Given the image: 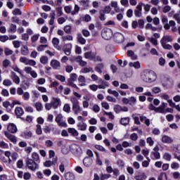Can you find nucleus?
Wrapping results in <instances>:
<instances>
[{
	"mask_svg": "<svg viewBox=\"0 0 180 180\" xmlns=\"http://www.w3.org/2000/svg\"><path fill=\"white\" fill-rule=\"evenodd\" d=\"M141 77L144 82H154L157 79L155 72L149 70H144Z\"/></svg>",
	"mask_w": 180,
	"mask_h": 180,
	"instance_id": "1",
	"label": "nucleus"
},
{
	"mask_svg": "<svg viewBox=\"0 0 180 180\" xmlns=\"http://www.w3.org/2000/svg\"><path fill=\"white\" fill-rule=\"evenodd\" d=\"M58 106H61V100L58 98H52L51 103H46L45 104V109L46 110H51L53 109H58Z\"/></svg>",
	"mask_w": 180,
	"mask_h": 180,
	"instance_id": "2",
	"label": "nucleus"
},
{
	"mask_svg": "<svg viewBox=\"0 0 180 180\" xmlns=\"http://www.w3.org/2000/svg\"><path fill=\"white\" fill-rule=\"evenodd\" d=\"M25 162L28 169H30V171H33V172H34L36 169H39V164L33 160V159L27 158Z\"/></svg>",
	"mask_w": 180,
	"mask_h": 180,
	"instance_id": "3",
	"label": "nucleus"
},
{
	"mask_svg": "<svg viewBox=\"0 0 180 180\" xmlns=\"http://www.w3.org/2000/svg\"><path fill=\"white\" fill-rule=\"evenodd\" d=\"M70 102L72 104V110L75 112V115H78L81 112V107L79 106V101L77 98L73 97L70 98Z\"/></svg>",
	"mask_w": 180,
	"mask_h": 180,
	"instance_id": "4",
	"label": "nucleus"
},
{
	"mask_svg": "<svg viewBox=\"0 0 180 180\" xmlns=\"http://www.w3.org/2000/svg\"><path fill=\"white\" fill-rule=\"evenodd\" d=\"M78 78V76L76 73H72L70 75V77L68 79V85L69 86H72V88H75V89H79L78 86H77V84H74L75 81H77V79Z\"/></svg>",
	"mask_w": 180,
	"mask_h": 180,
	"instance_id": "5",
	"label": "nucleus"
},
{
	"mask_svg": "<svg viewBox=\"0 0 180 180\" xmlns=\"http://www.w3.org/2000/svg\"><path fill=\"white\" fill-rule=\"evenodd\" d=\"M101 36L104 40H110L113 36V32H112L111 29L105 28L102 30Z\"/></svg>",
	"mask_w": 180,
	"mask_h": 180,
	"instance_id": "6",
	"label": "nucleus"
},
{
	"mask_svg": "<svg viewBox=\"0 0 180 180\" xmlns=\"http://www.w3.org/2000/svg\"><path fill=\"white\" fill-rule=\"evenodd\" d=\"M113 38L116 43H123L124 41V36L120 32L115 33Z\"/></svg>",
	"mask_w": 180,
	"mask_h": 180,
	"instance_id": "7",
	"label": "nucleus"
},
{
	"mask_svg": "<svg viewBox=\"0 0 180 180\" xmlns=\"http://www.w3.org/2000/svg\"><path fill=\"white\" fill-rule=\"evenodd\" d=\"M142 11H143V3L140 2L139 3L136 9L134 11L136 18H141Z\"/></svg>",
	"mask_w": 180,
	"mask_h": 180,
	"instance_id": "8",
	"label": "nucleus"
},
{
	"mask_svg": "<svg viewBox=\"0 0 180 180\" xmlns=\"http://www.w3.org/2000/svg\"><path fill=\"white\" fill-rule=\"evenodd\" d=\"M4 136L13 144H16V143H18V138H16L15 135L9 133L8 131H4Z\"/></svg>",
	"mask_w": 180,
	"mask_h": 180,
	"instance_id": "9",
	"label": "nucleus"
},
{
	"mask_svg": "<svg viewBox=\"0 0 180 180\" xmlns=\"http://www.w3.org/2000/svg\"><path fill=\"white\" fill-rule=\"evenodd\" d=\"M84 58L91 60V61H95L96 60V53H93L92 51L84 53Z\"/></svg>",
	"mask_w": 180,
	"mask_h": 180,
	"instance_id": "10",
	"label": "nucleus"
},
{
	"mask_svg": "<svg viewBox=\"0 0 180 180\" xmlns=\"http://www.w3.org/2000/svg\"><path fill=\"white\" fill-rule=\"evenodd\" d=\"M7 130L8 133H11L12 134H15V133L18 132V127L16 124L13 123H10L8 124Z\"/></svg>",
	"mask_w": 180,
	"mask_h": 180,
	"instance_id": "11",
	"label": "nucleus"
},
{
	"mask_svg": "<svg viewBox=\"0 0 180 180\" xmlns=\"http://www.w3.org/2000/svg\"><path fill=\"white\" fill-rule=\"evenodd\" d=\"M51 67L53 70H60L61 68V63H60V61L53 59L51 61Z\"/></svg>",
	"mask_w": 180,
	"mask_h": 180,
	"instance_id": "12",
	"label": "nucleus"
},
{
	"mask_svg": "<svg viewBox=\"0 0 180 180\" xmlns=\"http://www.w3.org/2000/svg\"><path fill=\"white\" fill-rule=\"evenodd\" d=\"M11 78L14 84H16L17 85H19L20 84V78L19 77V76L16 75V73L15 72H11Z\"/></svg>",
	"mask_w": 180,
	"mask_h": 180,
	"instance_id": "13",
	"label": "nucleus"
},
{
	"mask_svg": "<svg viewBox=\"0 0 180 180\" xmlns=\"http://www.w3.org/2000/svg\"><path fill=\"white\" fill-rule=\"evenodd\" d=\"M162 142L165 144H171L174 143V139L167 135H164L162 137Z\"/></svg>",
	"mask_w": 180,
	"mask_h": 180,
	"instance_id": "14",
	"label": "nucleus"
},
{
	"mask_svg": "<svg viewBox=\"0 0 180 180\" xmlns=\"http://www.w3.org/2000/svg\"><path fill=\"white\" fill-rule=\"evenodd\" d=\"M174 39H172V36L164 35L160 40V43L167 44V43H169V42L172 41Z\"/></svg>",
	"mask_w": 180,
	"mask_h": 180,
	"instance_id": "15",
	"label": "nucleus"
},
{
	"mask_svg": "<svg viewBox=\"0 0 180 180\" xmlns=\"http://www.w3.org/2000/svg\"><path fill=\"white\" fill-rule=\"evenodd\" d=\"M93 162H94V160H92V159L89 157H86L83 160V164H84V167H89L92 165Z\"/></svg>",
	"mask_w": 180,
	"mask_h": 180,
	"instance_id": "16",
	"label": "nucleus"
},
{
	"mask_svg": "<svg viewBox=\"0 0 180 180\" xmlns=\"http://www.w3.org/2000/svg\"><path fill=\"white\" fill-rule=\"evenodd\" d=\"M78 82L79 86H85V85H86V80L85 79V77H84L83 75H79L78 77Z\"/></svg>",
	"mask_w": 180,
	"mask_h": 180,
	"instance_id": "17",
	"label": "nucleus"
},
{
	"mask_svg": "<svg viewBox=\"0 0 180 180\" xmlns=\"http://www.w3.org/2000/svg\"><path fill=\"white\" fill-rule=\"evenodd\" d=\"M15 113L17 117L19 118L21 116H23V113H25V112L23 111V108L21 107H17L15 110Z\"/></svg>",
	"mask_w": 180,
	"mask_h": 180,
	"instance_id": "18",
	"label": "nucleus"
},
{
	"mask_svg": "<svg viewBox=\"0 0 180 180\" xmlns=\"http://www.w3.org/2000/svg\"><path fill=\"white\" fill-rule=\"evenodd\" d=\"M86 127H88V126L84 122H79L77 124L78 130H80L81 131H85V130H86Z\"/></svg>",
	"mask_w": 180,
	"mask_h": 180,
	"instance_id": "19",
	"label": "nucleus"
},
{
	"mask_svg": "<svg viewBox=\"0 0 180 180\" xmlns=\"http://www.w3.org/2000/svg\"><path fill=\"white\" fill-rule=\"evenodd\" d=\"M134 179L145 180V179H147V175H146V173H144V172L139 173V174H137L134 176Z\"/></svg>",
	"mask_w": 180,
	"mask_h": 180,
	"instance_id": "20",
	"label": "nucleus"
},
{
	"mask_svg": "<svg viewBox=\"0 0 180 180\" xmlns=\"http://www.w3.org/2000/svg\"><path fill=\"white\" fill-rule=\"evenodd\" d=\"M150 158L151 160H160L161 158V154L160 152H151Z\"/></svg>",
	"mask_w": 180,
	"mask_h": 180,
	"instance_id": "21",
	"label": "nucleus"
},
{
	"mask_svg": "<svg viewBox=\"0 0 180 180\" xmlns=\"http://www.w3.org/2000/svg\"><path fill=\"white\" fill-rule=\"evenodd\" d=\"M103 68H105V65H103V63H98L96 67H95L94 70L96 72H98V74H102Z\"/></svg>",
	"mask_w": 180,
	"mask_h": 180,
	"instance_id": "22",
	"label": "nucleus"
},
{
	"mask_svg": "<svg viewBox=\"0 0 180 180\" xmlns=\"http://www.w3.org/2000/svg\"><path fill=\"white\" fill-rule=\"evenodd\" d=\"M140 121L142 123H145V124L148 127L150 126V119L147 118V117L144 115H141L140 116Z\"/></svg>",
	"mask_w": 180,
	"mask_h": 180,
	"instance_id": "23",
	"label": "nucleus"
},
{
	"mask_svg": "<svg viewBox=\"0 0 180 180\" xmlns=\"http://www.w3.org/2000/svg\"><path fill=\"white\" fill-rule=\"evenodd\" d=\"M56 164H57V160H55L53 161L46 160V161L44 162V165L46 168H50V167H51V165H56Z\"/></svg>",
	"mask_w": 180,
	"mask_h": 180,
	"instance_id": "24",
	"label": "nucleus"
},
{
	"mask_svg": "<svg viewBox=\"0 0 180 180\" xmlns=\"http://www.w3.org/2000/svg\"><path fill=\"white\" fill-rule=\"evenodd\" d=\"M32 136L33 133L30 131H25L21 134V137H24V139H30Z\"/></svg>",
	"mask_w": 180,
	"mask_h": 180,
	"instance_id": "25",
	"label": "nucleus"
},
{
	"mask_svg": "<svg viewBox=\"0 0 180 180\" xmlns=\"http://www.w3.org/2000/svg\"><path fill=\"white\" fill-rule=\"evenodd\" d=\"M65 180H75V176L72 172H67L65 174Z\"/></svg>",
	"mask_w": 180,
	"mask_h": 180,
	"instance_id": "26",
	"label": "nucleus"
},
{
	"mask_svg": "<svg viewBox=\"0 0 180 180\" xmlns=\"http://www.w3.org/2000/svg\"><path fill=\"white\" fill-rule=\"evenodd\" d=\"M20 86L22 88V89H29V87L30 86V82H29L27 80H24L21 83Z\"/></svg>",
	"mask_w": 180,
	"mask_h": 180,
	"instance_id": "27",
	"label": "nucleus"
},
{
	"mask_svg": "<svg viewBox=\"0 0 180 180\" xmlns=\"http://www.w3.org/2000/svg\"><path fill=\"white\" fill-rule=\"evenodd\" d=\"M77 41L80 44H85L86 43V39H85L84 38L82 37V34H77Z\"/></svg>",
	"mask_w": 180,
	"mask_h": 180,
	"instance_id": "28",
	"label": "nucleus"
},
{
	"mask_svg": "<svg viewBox=\"0 0 180 180\" xmlns=\"http://www.w3.org/2000/svg\"><path fill=\"white\" fill-rule=\"evenodd\" d=\"M130 123V118L129 117H124L120 120V124L122 126H127Z\"/></svg>",
	"mask_w": 180,
	"mask_h": 180,
	"instance_id": "29",
	"label": "nucleus"
},
{
	"mask_svg": "<svg viewBox=\"0 0 180 180\" xmlns=\"http://www.w3.org/2000/svg\"><path fill=\"white\" fill-rule=\"evenodd\" d=\"M71 44L66 45V47L64 48L63 51L66 56H70L71 54Z\"/></svg>",
	"mask_w": 180,
	"mask_h": 180,
	"instance_id": "30",
	"label": "nucleus"
},
{
	"mask_svg": "<svg viewBox=\"0 0 180 180\" xmlns=\"http://www.w3.org/2000/svg\"><path fill=\"white\" fill-rule=\"evenodd\" d=\"M20 51L22 56H27L29 54V48H27V46H23Z\"/></svg>",
	"mask_w": 180,
	"mask_h": 180,
	"instance_id": "31",
	"label": "nucleus"
},
{
	"mask_svg": "<svg viewBox=\"0 0 180 180\" xmlns=\"http://www.w3.org/2000/svg\"><path fill=\"white\" fill-rule=\"evenodd\" d=\"M32 158L33 161H35V162H40V157L37 154V153L34 152L32 154Z\"/></svg>",
	"mask_w": 180,
	"mask_h": 180,
	"instance_id": "32",
	"label": "nucleus"
},
{
	"mask_svg": "<svg viewBox=\"0 0 180 180\" xmlns=\"http://www.w3.org/2000/svg\"><path fill=\"white\" fill-rule=\"evenodd\" d=\"M127 56H128V57H131V58L132 60H136V59H137V56H136V55L134 54V51H131V50L127 51Z\"/></svg>",
	"mask_w": 180,
	"mask_h": 180,
	"instance_id": "33",
	"label": "nucleus"
},
{
	"mask_svg": "<svg viewBox=\"0 0 180 180\" xmlns=\"http://www.w3.org/2000/svg\"><path fill=\"white\" fill-rule=\"evenodd\" d=\"M94 148H96V150H98V151H101V153H108V150H106L105 147L101 145H98V144L95 145Z\"/></svg>",
	"mask_w": 180,
	"mask_h": 180,
	"instance_id": "34",
	"label": "nucleus"
},
{
	"mask_svg": "<svg viewBox=\"0 0 180 180\" xmlns=\"http://www.w3.org/2000/svg\"><path fill=\"white\" fill-rule=\"evenodd\" d=\"M68 133L72 134V136H78V134H79V133H78V131H77V129H75L74 128H69L68 129Z\"/></svg>",
	"mask_w": 180,
	"mask_h": 180,
	"instance_id": "35",
	"label": "nucleus"
},
{
	"mask_svg": "<svg viewBox=\"0 0 180 180\" xmlns=\"http://www.w3.org/2000/svg\"><path fill=\"white\" fill-rule=\"evenodd\" d=\"M129 67H134L136 70L140 69V67H141L140 62H139V61H136L134 63L131 62V63H129Z\"/></svg>",
	"mask_w": 180,
	"mask_h": 180,
	"instance_id": "36",
	"label": "nucleus"
},
{
	"mask_svg": "<svg viewBox=\"0 0 180 180\" xmlns=\"http://www.w3.org/2000/svg\"><path fill=\"white\" fill-rule=\"evenodd\" d=\"M82 72L83 74H88V72H94V71L92 68H83L82 69Z\"/></svg>",
	"mask_w": 180,
	"mask_h": 180,
	"instance_id": "37",
	"label": "nucleus"
},
{
	"mask_svg": "<svg viewBox=\"0 0 180 180\" xmlns=\"http://www.w3.org/2000/svg\"><path fill=\"white\" fill-rule=\"evenodd\" d=\"M8 33H16V25L11 24L10 28L8 30Z\"/></svg>",
	"mask_w": 180,
	"mask_h": 180,
	"instance_id": "38",
	"label": "nucleus"
},
{
	"mask_svg": "<svg viewBox=\"0 0 180 180\" xmlns=\"http://www.w3.org/2000/svg\"><path fill=\"white\" fill-rule=\"evenodd\" d=\"M56 20V13H51V19L49 21V25L51 26H53V25H54V20Z\"/></svg>",
	"mask_w": 180,
	"mask_h": 180,
	"instance_id": "39",
	"label": "nucleus"
},
{
	"mask_svg": "<svg viewBox=\"0 0 180 180\" xmlns=\"http://www.w3.org/2000/svg\"><path fill=\"white\" fill-rule=\"evenodd\" d=\"M32 99H37L39 96H40V93H39V91L36 90L32 91Z\"/></svg>",
	"mask_w": 180,
	"mask_h": 180,
	"instance_id": "40",
	"label": "nucleus"
},
{
	"mask_svg": "<svg viewBox=\"0 0 180 180\" xmlns=\"http://www.w3.org/2000/svg\"><path fill=\"white\" fill-rule=\"evenodd\" d=\"M40 63L41 64L46 65L47 63H49V58L47 56H41L40 58Z\"/></svg>",
	"mask_w": 180,
	"mask_h": 180,
	"instance_id": "41",
	"label": "nucleus"
},
{
	"mask_svg": "<svg viewBox=\"0 0 180 180\" xmlns=\"http://www.w3.org/2000/svg\"><path fill=\"white\" fill-rule=\"evenodd\" d=\"M79 12V7L78 6V5L75 4L74 11L71 12V15L74 16L75 15H77V13H78Z\"/></svg>",
	"mask_w": 180,
	"mask_h": 180,
	"instance_id": "42",
	"label": "nucleus"
},
{
	"mask_svg": "<svg viewBox=\"0 0 180 180\" xmlns=\"http://www.w3.org/2000/svg\"><path fill=\"white\" fill-rule=\"evenodd\" d=\"M172 158V156L171 155V154L168 153H165L163 155V159L165 160L166 161H171Z\"/></svg>",
	"mask_w": 180,
	"mask_h": 180,
	"instance_id": "43",
	"label": "nucleus"
},
{
	"mask_svg": "<svg viewBox=\"0 0 180 180\" xmlns=\"http://www.w3.org/2000/svg\"><path fill=\"white\" fill-rule=\"evenodd\" d=\"M72 27L70 25H66L64 27L63 30L65 33H67L68 34H70L71 33Z\"/></svg>",
	"mask_w": 180,
	"mask_h": 180,
	"instance_id": "44",
	"label": "nucleus"
},
{
	"mask_svg": "<svg viewBox=\"0 0 180 180\" xmlns=\"http://www.w3.org/2000/svg\"><path fill=\"white\" fill-rule=\"evenodd\" d=\"M146 159H148V161L144 160L143 162H142V167H143V168H147V167L150 165V158L146 157Z\"/></svg>",
	"mask_w": 180,
	"mask_h": 180,
	"instance_id": "45",
	"label": "nucleus"
},
{
	"mask_svg": "<svg viewBox=\"0 0 180 180\" xmlns=\"http://www.w3.org/2000/svg\"><path fill=\"white\" fill-rule=\"evenodd\" d=\"M46 47H49V45L45 44V45H39L37 48V51H44V50L46 49Z\"/></svg>",
	"mask_w": 180,
	"mask_h": 180,
	"instance_id": "46",
	"label": "nucleus"
},
{
	"mask_svg": "<svg viewBox=\"0 0 180 180\" xmlns=\"http://www.w3.org/2000/svg\"><path fill=\"white\" fill-rule=\"evenodd\" d=\"M108 93L110 94V95H113L114 96H115V98H117V96H119V93L116 91H112L110 89H108Z\"/></svg>",
	"mask_w": 180,
	"mask_h": 180,
	"instance_id": "47",
	"label": "nucleus"
},
{
	"mask_svg": "<svg viewBox=\"0 0 180 180\" xmlns=\"http://www.w3.org/2000/svg\"><path fill=\"white\" fill-rule=\"evenodd\" d=\"M36 134H38L39 136H40L41 134H43V131H41V124H37Z\"/></svg>",
	"mask_w": 180,
	"mask_h": 180,
	"instance_id": "48",
	"label": "nucleus"
},
{
	"mask_svg": "<svg viewBox=\"0 0 180 180\" xmlns=\"http://www.w3.org/2000/svg\"><path fill=\"white\" fill-rule=\"evenodd\" d=\"M146 143L149 144L150 147H153L154 146V140L150 136L146 139Z\"/></svg>",
	"mask_w": 180,
	"mask_h": 180,
	"instance_id": "49",
	"label": "nucleus"
},
{
	"mask_svg": "<svg viewBox=\"0 0 180 180\" xmlns=\"http://www.w3.org/2000/svg\"><path fill=\"white\" fill-rule=\"evenodd\" d=\"M51 131H52L53 134H55L56 136L60 134V129L57 127H51Z\"/></svg>",
	"mask_w": 180,
	"mask_h": 180,
	"instance_id": "50",
	"label": "nucleus"
},
{
	"mask_svg": "<svg viewBox=\"0 0 180 180\" xmlns=\"http://www.w3.org/2000/svg\"><path fill=\"white\" fill-rule=\"evenodd\" d=\"M20 63H22V64H25V65H27V64L29 63V59H27V58L20 57Z\"/></svg>",
	"mask_w": 180,
	"mask_h": 180,
	"instance_id": "51",
	"label": "nucleus"
},
{
	"mask_svg": "<svg viewBox=\"0 0 180 180\" xmlns=\"http://www.w3.org/2000/svg\"><path fill=\"white\" fill-rule=\"evenodd\" d=\"M56 79H58L59 81H60V82H65V77L60 75H56Z\"/></svg>",
	"mask_w": 180,
	"mask_h": 180,
	"instance_id": "52",
	"label": "nucleus"
},
{
	"mask_svg": "<svg viewBox=\"0 0 180 180\" xmlns=\"http://www.w3.org/2000/svg\"><path fill=\"white\" fill-rule=\"evenodd\" d=\"M160 44H162V47H163V49H165V50H171L172 49V46H171L168 44L160 43Z\"/></svg>",
	"mask_w": 180,
	"mask_h": 180,
	"instance_id": "53",
	"label": "nucleus"
},
{
	"mask_svg": "<svg viewBox=\"0 0 180 180\" xmlns=\"http://www.w3.org/2000/svg\"><path fill=\"white\" fill-rule=\"evenodd\" d=\"M22 99H24V101H27L28 99H30V94L28 91L25 92L22 94Z\"/></svg>",
	"mask_w": 180,
	"mask_h": 180,
	"instance_id": "54",
	"label": "nucleus"
},
{
	"mask_svg": "<svg viewBox=\"0 0 180 180\" xmlns=\"http://www.w3.org/2000/svg\"><path fill=\"white\" fill-rule=\"evenodd\" d=\"M110 11H112V8H110V6H106L104 8V10H101V11H103V13H110Z\"/></svg>",
	"mask_w": 180,
	"mask_h": 180,
	"instance_id": "55",
	"label": "nucleus"
},
{
	"mask_svg": "<svg viewBox=\"0 0 180 180\" xmlns=\"http://www.w3.org/2000/svg\"><path fill=\"white\" fill-rule=\"evenodd\" d=\"M13 15H14L15 16H16V15H20V16H21V15H22V11H20V9H19V8H15V9H14L13 10Z\"/></svg>",
	"mask_w": 180,
	"mask_h": 180,
	"instance_id": "56",
	"label": "nucleus"
},
{
	"mask_svg": "<svg viewBox=\"0 0 180 180\" xmlns=\"http://www.w3.org/2000/svg\"><path fill=\"white\" fill-rule=\"evenodd\" d=\"M63 110L67 113H70V110H71V107L70 106V104H65L63 106Z\"/></svg>",
	"mask_w": 180,
	"mask_h": 180,
	"instance_id": "57",
	"label": "nucleus"
},
{
	"mask_svg": "<svg viewBox=\"0 0 180 180\" xmlns=\"http://www.w3.org/2000/svg\"><path fill=\"white\" fill-rule=\"evenodd\" d=\"M3 85L5 86H11V85H12V81L10 79H4L3 82Z\"/></svg>",
	"mask_w": 180,
	"mask_h": 180,
	"instance_id": "58",
	"label": "nucleus"
},
{
	"mask_svg": "<svg viewBox=\"0 0 180 180\" xmlns=\"http://www.w3.org/2000/svg\"><path fill=\"white\" fill-rule=\"evenodd\" d=\"M56 13L58 17L63 16V7H57L56 8Z\"/></svg>",
	"mask_w": 180,
	"mask_h": 180,
	"instance_id": "59",
	"label": "nucleus"
},
{
	"mask_svg": "<svg viewBox=\"0 0 180 180\" xmlns=\"http://www.w3.org/2000/svg\"><path fill=\"white\" fill-rule=\"evenodd\" d=\"M117 165L118 167H120V168H123V167H124V161H123V160L119 159L117 161Z\"/></svg>",
	"mask_w": 180,
	"mask_h": 180,
	"instance_id": "60",
	"label": "nucleus"
},
{
	"mask_svg": "<svg viewBox=\"0 0 180 180\" xmlns=\"http://www.w3.org/2000/svg\"><path fill=\"white\" fill-rule=\"evenodd\" d=\"M35 108H36L37 110L40 112V110H42V109H43V105H41V103H36Z\"/></svg>",
	"mask_w": 180,
	"mask_h": 180,
	"instance_id": "61",
	"label": "nucleus"
},
{
	"mask_svg": "<svg viewBox=\"0 0 180 180\" xmlns=\"http://www.w3.org/2000/svg\"><path fill=\"white\" fill-rule=\"evenodd\" d=\"M99 19L102 22L106 20V18H105V13H103V11H100Z\"/></svg>",
	"mask_w": 180,
	"mask_h": 180,
	"instance_id": "62",
	"label": "nucleus"
},
{
	"mask_svg": "<svg viewBox=\"0 0 180 180\" xmlns=\"http://www.w3.org/2000/svg\"><path fill=\"white\" fill-rule=\"evenodd\" d=\"M32 178V174L30 172H25L23 176L25 180H29Z\"/></svg>",
	"mask_w": 180,
	"mask_h": 180,
	"instance_id": "63",
	"label": "nucleus"
},
{
	"mask_svg": "<svg viewBox=\"0 0 180 180\" xmlns=\"http://www.w3.org/2000/svg\"><path fill=\"white\" fill-rule=\"evenodd\" d=\"M71 9H72V8L70 6H65L64 7V11H65V13H68V14L71 13V12H72V11H71Z\"/></svg>",
	"mask_w": 180,
	"mask_h": 180,
	"instance_id": "64",
	"label": "nucleus"
}]
</instances>
